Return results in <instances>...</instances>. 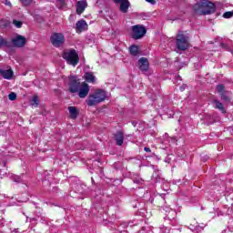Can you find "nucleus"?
Instances as JSON below:
<instances>
[{"label": "nucleus", "instance_id": "obj_1", "mask_svg": "<svg viewBox=\"0 0 233 233\" xmlns=\"http://www.w3.org/2000/svg\"><path fill=\"white\" fill-rule=\"evenodd\" d=\"M69 92L71 94H78L80 99H85L90 93V86L86 82H82L76 76L69 77Z\"/></svg>", "mask_w": 233, "mask_h": 233}, {"label": "nucleus", "instance_id": "obj_2", "mask_svg": "<svg viewBox=\"0 0 233 233\" xmlns=\"http://www.w3.org/2000/svg\"><path fill=\"white\" fill-rule=\"evenodd\" d=\"M193 8L200 15H210L216 12V5L208 0H200Z\"/></svg>", "mask_w": 233, "mask_h": 233}, {"label": "nucleus", "instance_id": "obj_3", "mask_svg": "<svg viewBox=\"0 0 233 233\" xmlns=\"http://www.w3.org/2000/svg\"><path fill=\"white\" fill-rule=\"evenodd\" d=\"M106 99V92L103 89H98L95 93L90 94L86 100L87 106H96L99 103H103Z\"/></svg>", "mask_w": 233, "mask_h": 233}, {"label": "nucleus", "instance_id": "obj_4", "mask_svg": "<svg viewBox=\"0 0 233 233\" xmlns=\"http://www.w3.org/2000/svg\"><path fill=\"white\" fill-rule=\"evenodd\" d=\"M62 57L66 61L68 65H72V66H76V65L79 63V55L76 49L65 51L62 55Z\"/></svg>", "mask_w": 233, "mask_h": 233}, {"label": "nucleus", "instance_id": "obj_5", "mask_svg": "<svg viewBox=\"0 0 233 233\" xmlns=\"http://www.w3.org/2000/svg\"><path fill=\"white\" fill-rule=\"evenodd\" d=\"M190 46L188 43V36L183 34V32H179L177 35V48L178 50H187Z\"/></svg>", "mask_w": 233, "mask_h": 233}, {"label": "nucleus", "instance_id": "obj_6", "mask_svg": "<svg viewBox=\"0 0 233 233\" xmlns=\"http://www.w3.org/2000/svg\"><path fill=\"white\" fill-rule=\"evenodd\" d=\"M50 39L53 46H56V48H59V46H63V45H65V35L61 33H54Z\"/></svg>", "mask_w": 233, "mask_h": 233}, {"label": "nucleus", "instance_id": "obj_7", "mask_svg": "<svg viewBox=\"0 0 233 233\" xmlns=\"http://www.w3.org/2000/svg\"><path fill=\"white\" fill-rule=\"evenodd\" d=\"M132 37L133 39H141V37H143L145 35V34H147V28H145V26L143 25H134L132 27Z\"/></svg>", "mask_w": 233, "mask_h": 233}, {"label": "nucleus", "instance_id": "obj_8", "mask_svg": "<svg viewBox=\"0 0 233 233\" xmlns=\"http://www.w3.org/2000/svg\"><path fill=\"white\" fill-rule=\"evenodd\" d=\"M12 43L14 46H17V48H23V46L26 45V38L21 35H18L16 37L12 39Z\"/></svg>", "mask_w": 233, "mask_h": 233}, {"label": "nucleus", "instance_id": "obj_9", "mask_svg": "<svg viewBox=\"0 0 233 233\" xmlns=\"http://www.w3.org/2000/svg\"><path fill=\"white\" fill-rule=\"evenodd\" d=\"M116 5H120L119 10L122 14H127L130 8V1L128 0H114Z\"/></svg>", "mask_w": 233, "mask_h": 233}, {"label": "nucleus", "instance_id": "obj_10", "mask_svg": "<svg viewBox=\"0 0 233 233\" xmlns=\"http://www.w3.org/2000/svg\"><path fill=\"white\" fill-rule=\"evenodd\" d=\"M76 30L77 34H81V32H85V30H88V24L85 20H79L76 23Z\"/></svg>", "mask_w": 233, "mask_h": 233}, {"label": "nucleus", "instance_id": "obj_11", "mask_svg": "<svg viewBox=\"0 0 233 233\" xmlns=\"http://www.w3.org/2000/svg\"><path fill=\"white\" fill-rule=\"evenodd\" d=\"M86 6H88V4H86V0H81V1L77 2L76 14H78V15H81V14H83V12H85V9L86 8Z\"/></svg>", "mask_w": 233, "mask_h": 233}, {"label": "nucleus", "instance_id": "obj_12", "mask_svg": "<svg viewBox=\"0 0 233 233\" xmlns=\"http://www.w3.org/2000/svg\"><path fill=\"white\" fill-rule=\"evenodd\" d=\"M148 59L145 57H142L138 60V66L143 72H147V70H148Z\"/></svg>", "mask_w": 233, "mask_h": 233}, {"label": "nucleus", "instance_id": "obj_13", "mask_svg": "<svg viewBox=\"0 0 233 233\" xmlns=\"http://www.w3.org/2000/svg\"><path fill=\"white\" fill-rule=\"evenodd\" d=\"M125 139V135L121 131H117L115 134V141L118 147H121L123 145V141Z\"/></svg>", "mask_w": 233, "mask_h": 233}, {"label": "nucleus", "instance_id": "obj_14", "mask_svg": "<svg viewBox=\"0 0 233 233\" xmlns=\"http://www.w3.org/2000/svg\"><path fill=\"white\" fill-rule=\"evenodd\" d=\"M83 77L86 83H92V85H96V76H94V73L87 72L84 75Z\"/></svg>", "mask_w": 233, "mask_h": 233}, {"label": "nucleus", "instance_id": "obj_15", "mask_svg": "<svg viewBox=\"0 0 233 233\" xmlns=\"http://www.w3.org/2000/svg\"><path fill=\"white\" fill-rule=\"evenodd\" d=\"M0 75L4 77V79H12V76H14V72L12 69L3 70L0 69Z\"/></svg>", "mask_w": 233, "mask_h": 233}, {"label": "nucleus", "instance_id": "obj_16", "mask_svg": "<svg viewBox=\"0 0 233 233\" xmlns=\"http://www.w3.org/2000/svg\"><path fill=\"white\" fill-rule=\"evenodd\" d=\"M68 111H69V116L71 119H77V116H79V111H77V107L69 106Z\"/></svg>", "mask_w": 233, "mask_h": 233}, {"label": "nucleus", "instance_id": "obj_17", "mask_svg": "<svg viewBox=\"0 0 233 233\" xmlns=\"http://www.w3.org/2000/svg\"><path fill=\"white\" fill-rule=\"evenodd\" d=\"M129 52L131 56H139V47L137 46H131L129 47Z\"/></svg>", "mask_w": 233, "mask_h": 233}, {"label": "nucleus", "instance_id": "obj_18", "mask_svg": "<svg viewBox=\"0 0 233 233\" xmlns=\"http://www.w3.org/2000/svg\"><path fill=\"white\" fill-rule=\"evenodd\" d=\"M213 103L215 104V108H218V110H220V112H222V114H225V106L221 102L214 100Z\"/></svg>", "mask_w": 233, "mask_h": 233}, {"label": "nucleus", "instance_id": "obj_19", "mask_svg": "<svg viewBox=\"0 0 233 233\" xmlns=\"http://www.w3.org/2000/svg\"><path fill=\"white\" fill-rule=\"evenodd\" d=\"M31 105L32 106H37V105H39V97L37 96H33Z\"/></svg>", "mask_w": 233, "mask_h": 233}, {"label": "nucleus", "instance_id": "obj_20", "mask_svg": "<svg viewBox=\"0 0 233 233\" xmlns=\"http://www.w3.org/2000/svg\"><path fill=\"white\" fill-rule=\"evenodd\" d=\"M217 92L221 96L222 94H225V86L224 85H218L217 86Z\"/></svg>", "mask_w": 233, "mask_h": 233}, {"label": "nucleus", "instance_id": "obj_21", "mask_svg": "<svg viewBox=\"0 0 233 233\" xmlns=\"http://www.w3.org/2000/svg\"><path fill=\"white\" fill-rule=\"evenodd\" d=\"M7 45L8 42L6 41V39L0 35V48H3V46H6Z\"/></svg>", "mask_w": 233, "mask_h": 233}, {"label": "nucleus", "instance_id": "obj_22", "mask_svg": "<svg viewBox=\"0 0 233 233\" xmlns=\"http://www.w3.org/2000/svg\"><path fill=\"white\" fill-rule=\"evenodd\" d=\"M11 178L13 179V181H15V183H21L23 181V179L21 178V177L17 176V175H13L11 177Z\"/></svg>", "mask_w": 233, "mask_h": 233}, {"label": "nucleus", "instance_id": "obj_23", "mask_svg": "<svg viewBox=\"0 0 233 233\" xmlns=\"http://www.w3.org/2000/svg\"><path fill=\"white\" fill-rule=\"evenodd\" d=\"M224 19H230V17H233V11H228L223 14Z\"/></svg>", "mask_w": 233, "mask_h": 233}, {"label": "nucleus", "instance_id": "obj_24", "mask_svg": "<svg viewBox=\"0 0 233 233\" xmlns=\"http://www.w3.org/2000/svg\"><path fill=\"white\" fill-rule=\"evenodd\" d=\"M8 99H9V101H15V99H17V94L11 92L8 95Z\"/></svg>", "mask_w": 233, "mask_h": 233}, {"label": "nucleus", "instance_id": "obj_25", "mask_svg": "<svg viewBox=\"0 0 233 233\" xmlns=\"http://www.w3.org/2000/svg\"><path fill=\"white\" fill-rule=\"evenodd\" d=\"M13 25H15V26H16V28H21L23 26V22L17 21V20H14L13 21Z\"/></svg>", "mask_w": 233, "mask_h": 233}, {"label": "nucleus", "instance_id": "obj_26", "mask_svg": "<svg viewBox=\"0 0 233 233\" xmlns=\"http://www.w3.org/2000/svg\"><path fill=\"white\" fill-rule=\"evenodd\" d=\"M22 5H24V6H28L29 5H32V1L34 0H20Z\"/></svg>", "mask_w": 233, "mask_h": 233}, {"label": "nucleus", "instance_id": "obj_27", "mask_svg": "<svg viewBox=\"0 0 233 233\" xmlns=\"http://www.w3.org/2000/svg\"><path fill=\"white\" fill-rule=\"evenodd\" d=\"M56 1L59 8H63V6H65V0H56Z\"/></svg>", "mask_w": 233, "mask_h": 233}, {"label": "nucleus", "instance_id": "obj_28", "mask_svg": "<svg viewBox=\"0 0 233 233\" xmlns=\"http://www.w3.org/2000/svg\"><path fill=\"white\" fill-rule=\"evenodd\" d=\"M220 96H221V99H223V101H230V98H228V96H227L225 92Z\"/></svg>", "mask_w": 233, "mask_h": 233}, {"label": "nucleus", "instance_id": "obj_29", "mask_svg": "<svg viewBox=\"0 0 233 233\" xmlns=\"http://www.w3.org/2000/svg\"><path fill=\"white\" fill-rule=\"evenodd\" d=\"M147 3H150L151 5H156V0H146Z\"/></svg>", "mask_w": 233, "mask_h": 233}, {"label": "nucleus", "instance_id": "obj_30", "mask_svg": "<svg viewBox=\"0 0 233 233\" xmlns=\"http://www.w3.org/2000/svg\"><path fill=\"white\" fill-rule=\"evenodd\" d=\"M145 152H152V150L150 149V147H144Z\"/></svg>", "mask_w": 233, "mask_h": 233}, {"label": "nucleus", "instance_id": "obj_31", "mask_svg": "<svg viewBox=\"0 0 233 233\" xmlns=\"http://www.w3.org/2000/svg\"><path fill=\"white\" fill-rule=\"evenodd\" d=\"M5 5H7V6H11L12 5V4L10 2H8V1H6Z\"/></svg>", "mask_w": 233, "mask_h": 233}, {"label": "nucleus", "instance_id": "obj_32", "mask_svg": "<svg viewBox=\"0 0 233 233\" xmlns=\"http://www.w3.org/2000/svg\"><path fill=\"white\" fill-rule=\"evenodd\" d=\"M221 46H222L223 48H225V44H222Z\"/></svg>", "mask_w": 233, "mask_h": 233}, {"label": "nucleus", "instance_id": "obj_33", "mask_svg": "<svg viewBox=\"0 0 233 233\" xmlns=\"http://www.w3.org/2000/svg\"><path fill=\"white\" fill-rule=\"evenodd\" d=\"M180 90H181V91H184V90H185V88H183V87H180Z\"/></svg>", "mask_w": 233, "mask_h": 233}]
</instances>
